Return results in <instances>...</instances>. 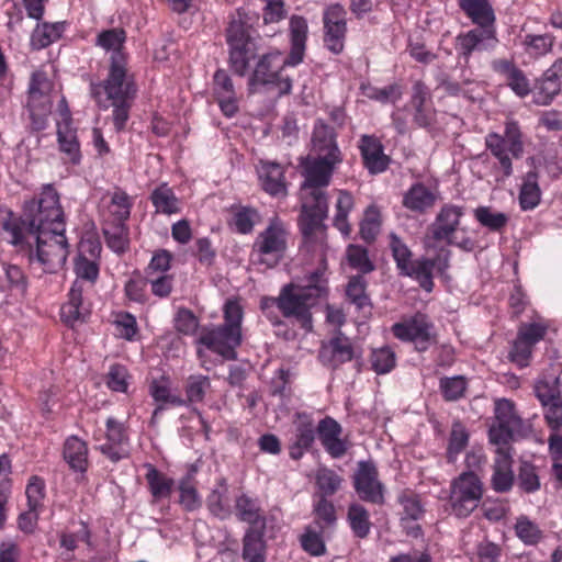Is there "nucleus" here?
<instances>
[{
    "instance_id": "obj_1",
    "label": "nucleus",
    "mask_w": 562,
    "mask_h": 562,
    "mask_svg": "<svg viewBox=\"0 0 562 562\" xmlns=\"http://www.w3.org/2000/svg\"><path fill=\"white\" fill-rule=\"evenodd\" d=\"M2 229L8 235L9 243L26 254L31 266L53 273L65 265L68 257L65 233L26 229L11 211L7 212V217L2 221Z\"/></svg>"
},
{
    "instance_id": "obj_2",
    "label": "nucleus",
    "mask_w": 562,
    "mask_h": 562,
    "mask_svg": "<svg viewBox=\"0 0 562 562\" xmlns=\"http://www.w3.org/2000/svg\"><path fill=\"white\" fill-rule=\"evenodd\" d=\"M325 270V267L316 269L304 285L293 282L283 285L277 297H262L260 301L262 313L273 325H279L281 322L276 313V310H279L284 317L294 318L302 328L310 331L312 329L311 308L327 293Z\"/></svg>"
},
{
    "instance_id": "obj_3",
    "label": "nucleus",
    "mask_w": 562,
    "mask_h": 562,
    "mask_svg": "<svg viewBox=\"0 0 562 562\" xmlns=\"http://www.w3.org/2000/svg\"><path fill=\"white\" fill-rule=\"evenodd\" d=\"M342 161V156L334 153L331 156L306 157L302 160L301 187L302 211L300 225L304 235L312 234L328 212L325 189L328 187L335 168Z\"/></svg>"
},
{
    "instance_id": "obj_4",
    "label": "nucleus",
    "mask_w": 562,
    "mask_h": 562,
    "mask_svg": "<svg viewBox=\"0 0 562 562\" xmlns=\"http://www.w3.org/2000/svg\"><path fill=\"white\" fill-rule=\"evenodd\" d=\"M101 244L97 240H82L79 245V254L75 262V273L77 279L74 281L68 301L60 308L61 319L74 325L76 322L85 321L90 314V305L83 300L86 282L92 285L99 277V265L97 262L101 252Z\"/></svg>"
},
{
    "instance_id": "obj_5",
    "label": "nucleus",
    "mask_w": 562,
    "mask_h": 562,
    "mask_svg": "<svg viewBox=\"0 0 562 562\" xmlns=\"http://www.w3.org/2000/svg\"><path fill=\"white\" fill-rule=\"evenodd\" d=\"M243 307L236 300L224 305V324L203 329L199 342L225 359L236 358V348L241 344Z\"/></svg>"
},
{
    "instance_id": "obj_6",
    "label": "nucleus",
    "mask_w": 562,
    "mask_h": 562,
    "mask_svg": "<svg viewBox=\"0 0 562 562\" xmlns=\"http://www.w3.org/2000/svg\"><path fill=\"white\" fill-rule=\"evenodd\" d=\"M26 229L65 233V216L59 194L52 184L43 186L37 198L24 203V218L18 217Z\"/></svg>"
},
{
    "instance_id": "obj_7",
    "label": "nucleus",
    "mask_w": 562,
    "mask_h": 562,
    "mask_svg": "<svg viewBox=\"0 0 562 562\" xmlns=\"http://www.w3.org/2000/svg\"><path fill=\"white\" fill-rule=\"evenodd\" d=\"M225 38L228 46L229 67L236 75L244 77L250 61L257 56L258 48L251 35L250 18L243 9H237L232 14Z\"/></svg>"
},
{
    "instance_id": "obj_8",
    "label": "nucleus",
    "mask_w": 562,
    "mask_h": 562,
    "mask_svg": "<svg viewBox=\"0 0 562 562\" xmlns=\"http://www.w3.org/2000/svg\"><path fill=\"white\" fill-rule=\"evenodd\" d=\"M289 238L290 232L285 223L278 216L270 218L252 244L251 263L266 269L274 268L285 256Z\"/></svg>"
},
{
    "instance_id": "obj_9",
    "label": "nucleus",
    "mask_w": 562,
    "mask_h": 562,
    "mask_svg": "<svg viewBox=\"0 0 562 562\" xmlns=\"http://www.w3.org/2000/svg\"><path fill=\"white\" fill-rule=\"evenodd\" d=\"M91 93L99 105L103 108H108L110 101L133 100L136 94V86L134 77L127 68V63L116 60L114 64H110L106 79L100 83H92Z\"/></svg>"
},
{
    "instance_id": "obj_10",
    "label": "nucleus",
    "mask_w": 562,
    "mask_h": 562,
    "mask_svg": "<svg viewBox=\"0 0 562 562\" xmlns=\"http://www.w3.org/2000/svg\"><path fill=\"white\" fill-rule=\"evenodd\" d=\"M483 496V483L472 471L462 472L450 483L449 513L457 518L469 517Z\"/></svg>"
},
{
    "instance_id": "obj_11",
    "label": "nucleus",
    "mask_w": 562,
    "mask_h": 562,
    "mask_svg": "<svg viewBox=\"0 0 562 562\" xmlns=\"http://www.w3.org/2000/svg\"><path fill=\"white\" fill-rule=\"evenodd\" d=\"M279 50L270 52L261 56L249 78V88L252 92L261 88L274 91L277 95L288 94L292 90V81L289 77H282L281 70L286 66Z\"/></svg>"
},
{
    "instance_id": "obj_12",
    "label": "nucleus",
    "mask_w": 562,
    "mask_h": 562,
    "mask_svg": "<svg viewBox=\"0 0 562 562\" xmlns=\"http://www.w3.org/2000/svg\"><path fill=\"white\" fill-rule=\"evenodd\" d=\"M485 145L492 155L497 158L504 176L513 173V165L509 154L514 158H520L524 153L522 133L516 121L507 120L504 135L488 133L485 137Z\"/></svg>"
},
{
    "instance_id": "obj_13",
    "label": "nucleus",
    "mask_w": 562,
    "mask_h": 562,
    "mask_svg": "<svg viewBox=\"0 0 562 562\" xmlns=\"http://www.w3.org/2000/svg\"><path fill=\"white\" fill-rule=\"evenodd\" d=\"M495 422L490 427V441L498 447H505L514 436L522 435L527 427L515 409L510 400L499 398L495 401Z\"/></svg>"
},
{
    "instance_id": "obj_14",
    "label": "nucleus",
    "mask_w": 562,
    "mask_h": 562,
    "mask_svg": "<svg viewBox=\"0 0 562 562\" xmlns=\"http://www.w3.org/2000/svg\"><path fill=\"white\" fill-rule=\"evenodd\" d=\"M53 82L45 72L36 71L32 75L29 86L27 109L37 128L45 126V119L52 110Z\"/></svg>"
},
{
    "instance_id": "obj_15",
    "label": "nucleus",
    "mask_w": 562,
    "mask_h": 562,
    "mask_svg": "<svg viewBox=\"0 0 562 562\" xmlns=\"http://www.w3.org/2000/svg\"><path fill=\"white\" fill-rule=\"evenodd\" d=\"M393 335L403 341H412L418 351H426L436 342L432 323L424 314L417 313L392 326Z\"/></svg>"
},
{
    "instance_id": "obj_16",
    "label": "nucleus",
    "mask_w": 562,
    "mask_h": 562,
    "mask_svg": "<svg viewBox=\"0 0 562 562\" xmlns=\"http://www.w3.org/2000/svg\"><path fill=\"white\" fill-rule=\"evenodd\" d=\"M324 45L334 54H340L345 47L347 34V11L334 3L325 8L323 12Z\"/></svg>"
},
{
    "instance_id": "obj_17",
    "label": "nucleus",
    "mask_w": 562,
    "mask_h": 562,
    "mask_svg": "<svg viewBox=\"0 0 562 562\" xmlns=\"http://www.w3.org/2000/svg\"><path fill=\"white\" fill-rule=\"evenodd\" d=\"M353 485L362 501L378 505L384 503V486L379 480L378 469L373 462L358 463Z\"/></svg>"
},
{
    "instance_id": "obj_18",
    "label": "nucleus",
    "mask_w": 562,
    "mask_h": 562,
    "mask_svg": "<svg viewBox=\"0 0 562 562\" xmlns=\"http://www.w3.org/2000/svg\"><path fill=\"white\" fill-rule=\"evenodd\" d=\"M464 209L454 204H445L439 210L429 226L431 238L435 241L454 243V235L459 229Z\"/></svg>"
},
{
    "instance_id": "obj_19",
    "label": "nucleus",
    "mask_w": 562,
    "mask_h": 562,
    "mask_svg": "<svg viewBox=\"0 0 562 562\" xmlns=\"http://www.w3.org/2000/svg\"><path fill=\"white\" fill-rule=\"evenodd\" d=\"M130 438L124 423L114 417L105 422V441L99 446L102 454L117 462L128 454Z\"/></svg>"
},
{
    "instance_id": "obj_20",
    "label": "nucleus",
    "mask_w": 562,
    "mask_h": 562,
    "mask_svg": "<svg viewBox=\"0 0 562 562\" xmlns=\"http://www.w3.org/2000/svg\"><path fill=\"white\" fill-rule=\"evenodd\" d=\"M498 43L495 29H472L456 37V50L465 61L475 50H491Z\"/></svg>"
},
{
    "instance_id": "obj_21",
    "label": "nucleus",
    "mask_w": 562,
    "mask_h": 562,
    "mask_svg": "<svg viewBox=\"0 0 562 562\" xmlns=\"http://www.w3.org/2000/svg\"><path fill=\"white\" fill-rule=\"evenodd\" d=\"M60 103V120L57 122V140L59 150L66 156V160L72 165H79L81 160L80 144L77 138V131L72 127V120L68 108Z\"/></svg>"
},
{
    "instance_id": "obj_22",
    "label": "nucleus",
    "mask_w": 562,
    "mask_h": 562,
    "mask_svg": "<svg viewBox=\"0 0 562 562\" xmlns=\"http://www.w3.org/2000/svg\"><path fill=\"white\" fill-rule=\"evenodd\" d=\"M449 268V257L437 256L436 258H418L412 262L402 276L409 277L415 280L419 286L430 293L434 290V270L443 273Z\"/></svg>"
},
{
    "instance_id": "obj_23",
    "label": "nucleus",
    "mask_w": 562,
    "mask_h": 562,
    "mask_svg": "<svg viewBox=\"0 0 562 562\" xmlns=\"http://www.w3.org/2000/svg\"><path fill=\"white\" fill-rule=\"evenodd\" d=\"M358 148L363 166L369 173H382L389 168L391 159L384 153V147L376 136L368 134L361 135L358 142Z\"/></svg>"
},
{
    "instance_id": "obj_24",
    "label": "nucleus",
    "mask_w": 562,
    "mask_h": 562,
    "mask_svg": "<svg viewBox=\"0 0 562 562\" xmlns=\"http://www.w3.org/2000/svg\"><path fill=\"white\" fill-rule=\"evenodd\" d=\"M132 205L131 198L121 189L106 193L100 203L102 223H125L131 215Z\"/></svg>"
},
{
    "instance_id": "obj_25",
    "label": "nucleus",
    "mask_w": 562,
    "mask_h": 562,
    "mask_svg": "<svg viewBox=\"0 0 562 562\" xmlns=\"http://www.w3.org/2000/svg\"><path fill=\"white\" fill-rule=\"evenodd\" d=\"M355 351L349 338L338 334L322 345L318 359L325 367L337 369L341 364L351 361Z\"/></svg>"
},
{
    "instance_id": "obj_26",
    "label": "nucleus",
    "mask_w": 562,
    "mask_h": 562,
    "mask_svg": "<svg viewBox=\"0 0 562 562\" xmlns=\"http://www.w3.org/2000/svg\"><path fill=\"white\" fill-rule=\"evenodd\" d=\"M289 32L291 49L289 56L284 59L283 65L294 67L301 64L304 59L308 34L306 19L301 15H292L289 20Z\"/></svg>"
},
{
    "instance_id": "obj_27",
    "label": "nucleus",
    "mask_w": 562,
    "mask_h": 562,
    "mask_svg": "<svg viewBox=\"0 0 562 562\" xmlns=\"http://www.w3.org/2000/svg\"><path fill=\"white\" fill-rule=\"evenodd\" d=\"M262 189L273 196L286 195L284 167L274 161L260 160L257 168Z\"/></svg>"
},
{
    "instance_id": "obj_28",
    "label": "nucleus",
    "mask_w": 562,
    "mask_h": 562,
    "mask_svg": "<svg viewBox=\"0 0 562 562\" xmlns=\"http://www.w3.org/2000/svg\"><path fill=\"white\" fill-rule=\"evenodd\" d=\"M324 449L333 457L340 458L347 451L346 442L340 438L341 426L331 417L323 418L316 428Z\"/></svg>"
},
{
    "instance_id": "obj_29",
    "label": "nucleus",
    "mask_w": 562,
    "mask_h": 562,
    "mask_svg": "<svg viewBox=\"0 0 562 562\" xmlns=\"http://www.w3.org/2000/svg\"><path fill=\"white\" fill-rule=\"evenodd\" d=\"M513 460L506 447H498L493 465L491 485L497 493H507L514 485Z\"/></svg>"
},
{
    "instance_id": "obj_30",
    "label": "nucleus",
    "mask_w": 562,
    "mask_h": 562,
    "mask_svg": "<svg viewBox=\"0 0 562 562\" xmlns=\"http://www.w3.org/2000/svg\"><path fill=\"white\" fill-rule=\"evenodd\" d=\"M214 94L224 115L232 117L237 113L238 104L234 85L225 70L220 69L214 74Z\"/></svg>"
},
{
    "instance_id": "obj_31",
    "label": "nucleus",
    "mask_w": 562,
    "mask_h": 562,
    "mask_svg": "<svg viewBox=\"0 0 562 562\" xmlns=\"http://www.w3.org/2000/svg\"><path fill=\"white\" fill-rule=\"evenodd\" d=\"M126 42V32L123 29L114 27L100 32L95 37V46L101 47L110 54V64L120 60L127 63V54L124 44Z\"/></svg>"
},
{
    "instance_id": "obj_32",
    "label": "nucleus",
    "mask_w": 562,
    "mask_h": 562,
    "mask_svg": "<svg viewBox=\"0 0 562 562\" xmlns=\"http://www.w3.org/2000/svg\"><path fill=\"white\" fill-rule=\"evenodd\" d=\"M315 440V426L311 417L305 414H297L294 422V439L290 447V457L300 459L307 451Z\"/></svg>"
},
{
    "instance_id": "obj_33",
    "label": "nucleus",
    "mask_w": 562,
    "mask_h": 562,
    "mask_svg": "<svg viewBox=\"0 0 562 562\" xmlns=\"http://www.w3.org/2000/svg\"><path fill=\"white\" fill-rule=\"evenodd\" d=\"M27 288L22 269L15 265L0 263V292L7 296L22 297Z\"/></svg>"
},
{
    "instance_id": "obj_34",
    "label": "nucleus",
    "mask_w": 562,
    "mask_h": 562,
    "mask_svg": "<svg viewBox=\"0 0 562 562\" xmlns=\"http://www.w3.org/2000/svg\"><path fill=\"white\" fill-rule=\"evenodd\" d=\"M459 7L479 30L495 29V13L488 0H459Z\"/></svg>"
},
{
    "instance_id": "obj_35",
    "label": "nucleus",
    "mask_w": 562,
    "mask_h": 562,
    "mask_svg": "<svg viewBox=\"0 0 562 562\" xmlns=\"http://www.w3.org/2000/svg\"><path fill=\"white\" fill-rule=\"evenodd\" d=\"M436 201V193L424 183L418 182L405 192L403 206L414 213L424 214L435 205Z\"/></svg>"
},
{
    "instance_id": "obj_36",
    "label": "nucleus",
    "mask_w": 562,
    "mask_h": 562,
    "mask_svg": "<svg viewBox=\"0 0 562 562\" xmlns=\"http://www.w3.org/2000/svg\"><path fill=\"white\" fill-rule=\"evenodd\" d=\"M312 144L313 150L318 156H331L334 153H337V156H341L333 127L325 124L323 121L315 123Z\"/></svg>"
},
{
    "instance_id": "obj_37",
    "label": "nucleus",
    "mask_w": 562,
    "mask_h": 562,
    "mask_svg": "<svg viewBox=\"0 0 562 562\" xmlns=\"http://www.w3.org/2000/svg\"><path fill=\"white\" fill-rule=\"evenodd\" d=\"M63 456L68 465L78 472H85L88 468L87 443L77 436H70L64 443Z\"/></svg>"
},
{
    "instance_id": "obj_38",
    "label": "nucleus",
    "mask_w": 562,
    "mask_h": 562,
    "mask_svg": "<svg viewBox=\"0 0 562 562\" xmlns=\"http://www.w3.org/2000/svg\"><path fill=\"white\" fill-rule=\"evenodd\" d=\"M235 514L239 520L252 526H263L266 521L258 499L245 493L235 499Z\"/></svg>"
},
{
    "instance_id": "obj_39",
    "label": "nucleus",
    "mask_w": 562,
    "mask_h": 562,
    "mask_svg": "<svg viewBox=\"0 0 562 562\" xmlns=\"http://www.w3.org/2000/svg\"><path fill=\"white\" fill-rule=\"evenodd\" d=\"M156 213L172 215L181 211V202L167 183L159 184L150 194Z\"/></svg>"
},
{
    "instance_id": "obj_40",
    "label": "nucleus",
    "mask_w": 562,
    "mask_h": 562,
    "mask_svg": "<svg viewBox=\"0 0 562 562\" xmlns=\"http://www.w3.org/2000/svg\"><path fill=\"white\" fill-rule=\"evenodd\" d=\"M65 31L64 22L37 23L31 34V46L34 49H43L58 41Z\"/></svg>"
},
{
    "instance_id": "obj_41",
    "label": "nucleus",
    "mask_w": 562,
    "mask_h": 562,
    "mask_svg": "<svg viewBox=\"0 0 562 562\" xmlns=\"http://www.w3.org/2000/svg\"><path fill=\"white\" fill-rule=\"evenodd\" d=\"M538 172L531 170L526 173L519 190V205L522 211L536 209L541 200V190L538 183Z\"/></svg>"
},
{
    "instance_id": "obj_42",
    "label": "nucleus",
    "mask_w": 562,
    "mask_h": 562,
    "mask_svg": "<svg viewBox=\"0 0 562 562\" xmlns=\"http://www.w3.org/2000/svg\"><path fill=\"white\" fill-rule=\"evenodd\" d=\"M555 36L550 33L527 34L521 45L524 52L533 59L547 56L553 50Z\"/></svg>"
},
{
    "instance_id": "obj_43",
    "label": "nucleus",
    "mask_w": 562,
    "mask_h": 562,
    "mask_svg": "<svg viewBox=\"0 0 562 562\" xmlns=\"http://www.w3.org/2000/svg\"><path fill=\"white\" fill-rule=\"evenodd\" d=\"M338 196L335 204L334 226L344 235L348 236L351 232L348 223V215L355 206V200L350 192L338 190Z\"/></svg>"
},
{
    "instance_id": "obj_44",
    "label": "nucleus",
    "mask_w": 562,
    "mask_h": 562,
    "mask_svg": "<svg viewBox=\"0 0 562 562\" xmlns=\"http://www.w3.org/2000/svg\"><path fill=\"white\" fill-rule=\"evenodd\" d=\"M179 504L187 512H194L201 508L202 498L195 487L194 471L189 472L179 481Z\"/></svg>"
},
{
    "instance_id": "obj_45",
    "label": "nucleus",
    "mask_w": 562,
    "mask_h": 562,
    "mask_svg": "<svg viewBox=\"0 0 562 562\" xmlns=\"http://www.w3.org/2000/svg\"><path fill=\"white\" fill-rule=\"evenodd\" d=\"M146 468L147 473L145 477L154 499L158 501L169 497L175 484L173 480L167 477L151 464H146Z\"/></svg>"
},
{
    "instance_id": "obj_46",
    "label": "nucleus",
    "mask_w": 562,
    "mask_h": 562,
    "mask_svg": "<svg viewBox=\"0 0 562 562\" xmlns=\"http://www.w3.org/2000/svg\"><path fill=\"white\" fill-rule=\"evenodd\" d=\"M106 245L115 252H124L128 246V229L125 223H102Z\"/></svg>"
},
{
    "instance_id": "obj_47",
    "label": "nucleus",
    "mask_w": 562,
    "mask_h": 562,
    "mask_svg": "<svg viewBox=\"0 0 562 562\" xmlns=\"http://www.w3.org/2000/svg\"><path fill=\"white\" fill-rule=\"evenodd\" d=\"M243 559L247 562H265V541L262 533L248 529L243 540Z\"/></svg>"
},
{
    "instance_id": "obj_48",
    "label": "nucleus",
    "mask_w": 562,
    "mask_h": 562,
    "mask_svg": "<svg viewBox=\"0 0 562 562\" xmlns=\"http://www.w3.org/2000/svg\"><path fill=\"white\" fill-rule=\"evenodd\" d=\"M516 482L518 488L526 494L538 492L541 487L538 468L531 462L522 461L517 471Z\"/></svg>"
},
{
    "instance_id": "obj_49",
    "label": "nucleus",
    "mask_w": 562,
    "mask_h": 562,
    "mask_svg": "<svg viewBox=\"0 0 562 562\" xmlns=\"http://www.w3.org/2000/svg\"><path fill=\"white\" fill-rule=\"evenodd\" d=\"M210 389L211 381L209 376L203 374L189 375L184 384L186 398L183 400L186 401V405L188 403H201Z\"/></svg>"
},
{
    "instance_id": "obj_50",
    "label": "nucleus",
    "mask_w": 562,
    "mask_h": 562,
    "mask_svg": "<svg viewBox=\"0 0 562 562\" xmlns=\"http://www.w3.org/2000/svg\"><path fill=\"white\" fill-rule=\"evenodd\" d=\"M170 385V380L167 376L154 379L149 384V394L155 402L169 403L175 406H184L186 401L182 397L172 394Z\"/></svg>"
},
{
    "instance_id": "obj_51",
    "label": "nucleus",
    "mask_w": 562,
    "mask_h": 562,
    "mask_svg": "<svg viewBox=\"0 0 562 562\" xmlns=\"http://www.w3.org/2000/svg\"><path fill=\"white\" fill-rule=\"evenodd\" d=\"M474 218L484 227L493 232L503 229L509 217L503 212L494 211L490 206H479L474 210Z\"/></svg>"
},
{
    "instance_id": "obj_52",
    "label": "nucleus",
    "mask_w": 562,
    "mask_h": 562,
    "mask_svg": "<svg viewBox=\"0 0 562 562\" xmlns=\"http://www.w3.org/2000/svg\"><path fill=\"white\" fill-rule=\"evenodd\" d=\"M397 501L403 508L401 513L402 521L418 520L424 516V507L416 493L408 490L403 491L400 493Z\"/></svg>"
},
{
    "instance_id": "obj_53",
    "label": "nucleus",
    "mask_w": 562,
    "mask_h": 562,
    "mask_svg": "<svg viewBox=\"0 0 562 562\" xmlns=\"http://www.w3.org/2000/svg\"><path fill=\"white\" fill-rule=\"evenodd\" d=\"M533 393L541 406L561 397L559 378H540L533 384Z\"/></svg>"
},
{
    "instance_id": "obj_54",
    "label": "nucleus",
    "mask_w": 562,
    "mask_h": 562,
    "mask_svg": "<svg viewBox=\"0 0 562 562\" xmlns=\"http://www.w3.org/2000/svg\"><path fill=\"white\" fill-rule=\"evenodd\" d=\"M381 229V213L376 205H370L364 212V217L360 223L361 238L368 243L373 241Z\"/></svg>"
},
{
    "instance_id": "obj_55",
    "label": "nucleus",
    "mask_w": 562,
    "mask_h": 562,
    "mask_svg": "<svg viewBox=\"0 0 562 562\" xmlns=\"http://www.w3.org/2000/svg\"><path fill=\"white\" fill-rule=\"evenodd\" d=\"M348 520L353 533L357 537L364 538L369 535L371 527L369 521V513L362 505H350L348 509Z\"/></svg>"
},
{
    "instance_id": "obj_56",
    "label": "nucleus",
    "mask_w": 562,
    "mask_h": 562,
    "mask_svg": "<svg viewBox=\"0 0 562 562\" xmlns=\"http://www.w3.org/2000/svg\"><path fill=\"white\" fill-rule=\"evenodd\" d=\"M321 531L314 527L307 526L300 537V542L305 552L313 557H321L326 553V544Z\"/></svg>"
},
{
    "instance_id": "obj_57",
    "label": "nucleus",
    "mask_w": 562,
    "mask_h": 562,
    "mask_svg": "<svg viewBox=\"0 0 562 562\" xmlns=\"http://www.w3.org/2000/svg\"><path fill=\"white\" fill-rule=\"evenodd\" d=\"M469 441V432L461 423H454L450 432L447 458L449 462H454L461 451L464 450Z\"/></svg>"
},
{
    "instance_id": "obj_58",
    "label": "nucleus",
    "mask_w": 562,
    "mask_h": 562,
    "mask_svg": "<svg viewBox=\"0 0 562 562\" xmlns=\"http://www.w3.org/2000/svg\"><path fill=\"white\" fill-rule=\"evenodd\" d=\"M390 248L392 251L393 259L396 263V268L398 269L400 274L402 276L403 272L407 270L408 267L414 261L412 259V251L395 233L390 234Z\"/></svg>"
},
{
    "instance_id": "obj_59",
    "label": "nucleus",
    "mask_w": 562,
    "mask_h": 562,
    "mask_svg": "<svg viewBox=\"0 0 562 562\" xmlns=\"http://www.w3.org/2000/svg\"><path fill=\"white\" fill-rule=\"evenodd\" d=\"M227 488L222 484V488L213 490L206 498L209 510L221 519H226L231 516L232 510L226 496Z\"/></svg>"
},
{
    "instance_id": "obj_60",
    "label": "nucleus",
    "mask_w": 562,
    "mask_h": 562,
    "mask_svg": "<svg viewBox=\"0 0 562 562\" xmlns=\"http://www.w3.org/2000/svg\"><path fill=\"white\" fill-rule=\"evenodd\" d=\"M371 368L378 374L389 373L396 363L394 351L389 347L374 349L370 357Z\"/></svg>"
},
{
    "instance_id": "obj_61",
    "label": "nucleus",
    "mask_w": 562,
    "mask_h": 562,
    "mask_svg": "<svg viewBox=\"0 0 562 562\" xmlns=\"http://www.w3.org/2000/svg\"><path fill=\"white\" fill-rule=\"evenodd\" d=\"M348 263L351 268L369 273L374 270V265L370 260L368 250L359 245H349L346 251Z\"/></svg>"
},
{
    "instance_id": "obj_62",
    "label": "nucleus",
    "mask_w": 562,
    "mask_h": 562,
    "mask_svg": "<svg viewBox=\"0 0 562 562\" xmlns=\"http://www.w3.org/2000/svg\"><path fill=\"white\" fill-rule=\"evenodd\" d=\"M515 531L517 537L528 546L538 543L542 538V531L539 529L538 525L526 516L517 518Z\"/></svg>"
},
{
    "instance_id": "obj_63",
    "label": "nucleus",
    "mask_w": 562,
    "mask_h": 562,
    "mask_svg": "<svg viewBox=\"0 0 562 562\" xmlns=\"http://www.w3.org/2000/svg\"><path fill=\"white\" fill-rule=\"evenodd\" d=\"M366 280L362 276L352 277L347 285V296L348 299L358 307L363 308L370 305L369 297L366 293Z\"/></svg>"
},
{
    "instance_id": "obj_64",
    "label": "nucleus",
    "mask_w": 562,
    "mask_h": 562,
    "mask_svg": "<svg viewBox=\"0 0 562 562\" xmlns=\"http://www.w3.org/2000/svg\"><path fill=\"white\" fill-rule=\"evenodd\" d=\"M341 484V477L333 470L323 468L316 473V485L322 492L323 496H330L335 494Z\"/></svg>"
}]
</instances>
